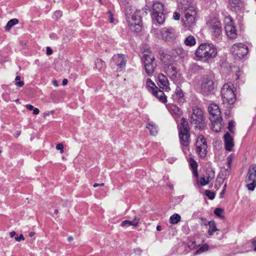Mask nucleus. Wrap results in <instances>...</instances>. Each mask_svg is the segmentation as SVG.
<instances>
[{"label": "nucleus", "instance_id": "2f4dec72", "mask_svg": "<svg viewBox=\"0 0 256 256\" xmlns=\"http://www.w3.org/2000/svg\"><path fill=\"white\" fill-rule=\"evenodd\" d=\"M181 216L178 214H174L170 216V222L172 224H177L180 221Z\"/></svg>", "mask_w": 256, "mask_h": 256}, {"label": "nucleus", "instance_id": "4be33fe9", "mask_svg": "<svg viewBox=\"0 0 256 256\" xmlns=\"http://www.w3.org/2000/svg\"><path fill=\"white\" fill-rule=\"evenodd\" d=\"M152 94L162 102L165 103L167 102L166 96H165L164 92L160 90L158 88H156Z\"/></svg>", "mask_w": 256, "mask_h": 256}, {"label": "nucleus", "instance_id": "e433bc0d", "mask_svg": "<svg viewBox=\"0 0 256 256\" xmlns=\"http://www.w3.org/2000/svg\"><path fill=\"white\" fill-rule=\"evenodd\" d=\"M224 209L222 208H216L214 210V214L218 217L221 218L222 219H224V216L223 214L224 213Z\"/></svg>", "mask_w": 256, "mask_h": 256}, {"label": "nucleus", "instance_id": "680f3d73", "mask_svg": "<svg viewBox=\"0 0 256 256\" xmlns=\"http://www.w3.org/2000/svg\"><path fill=\"white\" fill-rule=\"evenodd\" d=\"M252 246L254 247V250L256 251V240L252 242Z\"/></svg>", "mask_w": 256, "mask_h": 256}, {"label": "nucleus", "instance_id": "ddd939ff", "mask_svg": "<svg viewBox=\"0 0 256 256\" xmlns=\"http://www.w3.org/2000/svg\"><path fill=\"white\" fill-rule=\"evenodd\" d=\"M230 8L232 10L238 12L244 6V4L242 0H229Z\"/></svg>", "mask_w": 256, "mask_h": 256}, {"label": "nucleus", "instance_id": "4c0bfd02", "mask_svg": "<svg viewBox=\"0 0 256 256\" xmlns=\"http://www.w3.org/2000/svg\"><path fill=\"white\" fill-rule=\"evenodd\" d=\"M210 182V177L208 176H204L200 178V184L201 186H206Z\"/></svg>", "mask_w": 256, "mask_h": 256}, {"label": "nucleus", "instance_id": "a19ab883", "mask_svg": "<svg viewBox=\"0 0 256 256\" xmlns=\"http://www.w3.org/2000/svg\"><path fill=\"white\" fill-rule=\"evenodd\" d=\"M56 150H60V154H63L64 152V145L62 144V143L56 144Z\"/></svg>", "mask_w": 256, "mask_h": 256}, {"label": "nucleus", "instance_id": "09e8293b", "mask_svg": "<svg viewBox=\"0 0 256 256\" xmlns=\"http://www.w3.org/2000/svg\"><path fill=\"white\" fill-rule=\"evenodd\" d=\"M52 54V50L48 46L46 48V54L51 55Z\"/></svg>", "mask_w": 256, "mask_h": 256}, {"label": "nucleus", "instance_id": "5701e85b", "mask_svg": "<svg viewBox=\"0 0 256 256\" xmlns=\"http://www.w3.org/2000/svg\"><path fill=\"white\" fill-rule=\"evenodd\" d=\"M140 222V219L137 216H134V220L132 221L129 220H126L123 221L121 224V226L123 227L128 226H136Z\"/></svg>", "mask_w": 256, "mask_h": 256}, {"label": "nucleus", "instance_id": "6ab92c4d", "mask_svg": "<svg viewBox=\"0 0 256 256\" xmlns=\"http://www.w3.org/2000/svg\"><path fill=\"white\" fill-rule=\"evenodd\" d=\"M165 72L166 74L171 78L175 79L177 76V70L176 68L172 65H169L164 67Z\"/></svg>", "mask_w": 256, "mask_h": 256}, {"label": "nucleus", "instance_id": "9d476101", "mask_svg": "<svg viewBox=\"0 0 256 256\" xmlns=\"http://www.w3.org/2000/svg\"><path fill=\"white\" fill-rule=\"evenodd\" d=\"M196 151L200 158H204L207 154V143L205 138L198 136L196 142Z\"/></svg>", "mask_w": 256, "mask_h": 256}, {"label": "nucleus", "instance_id": "cd10ccee", "mask_svg": "<svg viewBox=\"0 0 256 256\" xmlns=\"http://www.w3.org/2000/svg\"><path fill=\"white\" fill-rule=\"evenodd\" d=\"M175 93L178 100L180 102H184V94L181 88L179 87H177Z\"/></svg>", "mask_w": 256, "mask_h": 256}, {"label": "nucleus", "instance_id": "0eeeda50", "mask_svg": "<svg viewBox=\"0 0 256 256\" xmlns=\"http://www.w3.org/2000/svg\"><path fill=\"white\" fill-rule=\"evenodd\" d=\"M141 16L136 12L127 17L128 22L130 30L133 32H140L142 30Z\"/></svg>", "mask_w": 256, "mask_h": 256}, {"label": "nucleus", "instance_id": "412c9836", "mask_svg": "<svg viewBox=\"0 0 256 256\" xmlns=\"http://www.w3.org/2000/svg\"><path fill=\"white\" fill-rule=\"evenodd\" d=\"M179 136L180 143L184 146H188L190 144V132H179Z\"/></svg>", "mask_w": 256, "mask_h": 256}, {"label": "nucleus", "instance_id": "0e129e2a", "mask_svg": "<svg viewBox=\"0 0 256 256\" xmlns=\"http://www.w3.org/2000/svg\"><path fill=\"white\" fill-rule=\"evenodd\" d=\"M168 160H169V162H170L172 163V162H174V158H172V159L169 158V159H168Z\"/></svg>", "mask_w": 256, "mask_h": 256}, {"label": "nucleus", "instance_id": "f03ea898", "mask_svg": "<svg viewBox=\"0 0 256 256\" xmlns=\"http://www.w3.org/2000/svg\"><path fill=\"white\" fill-rule=\"evenodd\" d=\"M218 54L216 47L212 44L203 43L200 44L195 52L197 60H206L215 58Z\"/></svg>", "mask_w": 256, "mask_h": 256}, {"label": "nucleus", "instance_id": "f257e3e1", "mask_svg": "<svg viewBox=\"0 0 256 256\" xmlns=\"http://www.w3.org/2000/svg\"><path fill=\"white\" fill-rule=\"evenodd\" d=\"M180 11L184 15L182 22L185 27L192 28L196 24V4L192 0H181L178 5ZM188 30H192L190 28Z\"/></svg>", "mask_w": 256, "mask_h": 256}, {"label": "nucleus", "instance_id": "393cba45", "mask_svg": "<svg viewBox=\"0 0 256 256\" xmlns=\"http://www.w3.org/2000/svg\"><path fill=\"white\" fill-rule=\"evenodd\" d=\"M208 224V233L210 236H212L214 232L219 230L216 228V224L214 221H210Z\"/></svg>", "mask_w": 256, "mask_h": 256}, {"label": "nucleus", "instance_id": "58836bf2", "mask_svg": "<svg viewBox=\"0 0 256 256\" xmlns=\"http://www.w3.org/2000/svg\"><path fill=\"white\" fill-rule=\"evenodd\" d=\"M205 194L210 200H213L214 198L215 194L209 190H206Z\"/></svg>", "mask_w": 256, "mask_h": 256}, {"label": "nucleus", "instance_id": "864d4df0", "mask_svg": "<svg viewBox=\"0 0 256 256\" xmlns=\"http://www.w3.org/2000/svg\"><path fill=\"white\" fill-rule=\"evenodd\" d=\"M225 192H226V191L224 190H222L220 192V198H222L224 197Z\"/></svg>", "mask_w": 256, "mask_h": 256}, {"label": "nucleus", "instance_id": "774afa93", "mask_svg": "<svg viewBox=\"0 0 256 256\" xmlns=\"http://www.w3.org/2000/svg\"><path fill=\"white\" fill-rule=\"evenodd\" d=\"M54 36H55V34H52L50 36V38H54Z\"/></svg>", "mask_w": 256, "mask_h": 256}, {"label": "nucleus", "instance_id": "c9c22d12", "mask_svg": "<svg viewBox=\"0 0 256 256\" xmlns=\"http://www.w3.org/2000/svg\"><path fill=\"white\" fill-rule=\"evenodd\" d=\"M208 246L207 244H205L196 251V252L194 253V255L196 256L200 253L206 252L208 250Z\"/></svg>", "mask_w": 256, "mask_h": 256}, {"label": "nucleus", "instance_id": "473e14b6", "mask_svg": "<svg viewBox=\"0 0 256 256\" xmlns=\"http://www.w3.org/2000/svg\"><path fill=\"white\" fill-rule=\"evenodd\" d=\"M189 162H190V164L192 168L193 172H194V176L198 178V171L196 170L198 164H197L196 162L192 158H190Z\"/></svg>", "mask_w": 256, "mask_h": 256}, {"label": "nucleus", "instance_id": "a211bd4d", "mask_svg": "<svg viewBox=\"0 0 256 256\" xmlns=\"http://www.w3.org/2000/svg\"><path fill=\"white\" fill-rule=\"evenodd\" d=\"M210 122L212 130L216 132H220L223 127L222 117L218 120H210Z\"/></svg>", "mask_w": 256, "mask_h": 256}, {"label": "nucleus", "instance_id": "f704fd0d", "mask_svg": "<svg viewBox=\"0 0 256 256\" xmlns=\"http://www.w3.org/2000/svg\"><path fill=\"white\" fill-rule=\"evenodd\" d=\"M14 85L18 88H22L24 84L23 80H21V78L20 76H16L14 80Z\"/></svg>", "mask_w": 256, "mask_h": 256}, {"label": "nucleus", "instance_id": "de8ad7c7", "mask_svg": "<svg viewBox=\"0 0 256 256\" xmlns=\"http://www.w3.org/2000/svg\"><path fill=\"white\" fill-rule=\"evenodd\" d=\"M233 156L232 154L230 155L227 158V162L228 164V166H230L232 164V160Z\"/></svg>", "mask_w": 256, "mask_h": 256}, {"label": "nucleus", "instance_id": "e2e57ef3", "mask_svg": "<svg viewBox=\"0 0 256 256\" xmlns=\"http://www.w3.org/2000/svg\"><path fill=\"white\" fill-rule=\"evenodd\" d=\"M34 232H31L30 233L29 236L30 237H32L34 236Z\"/></svg>", "mask_w": 256, "mask_h": 256}, {"label": "nucleus", "instance_id": "8fccbe9b", "mask_svg": "<svg viewBox=\"0 0 256 256\" xmlns=\"http://www.w3.org/2000/svg\"><path fill=\"white\" fill-rule=\"evenodd\" d=\"M26 107L27 109H28L30 110H32L34 108L33 106L28 104L26 106Z\"/></svg>", "mask_w": 256, "mask_h": 256}, {"label": "nucleus", "instance_id": "39448f33", "mask_svg": "<svg viewBox=\"0 0 256 256\" xmlns=\"http://www.w3.org/2000/svg\"><path fill=\"white\" fill-rule=\"evenodd\" d=\"M145 72L150 76H152L156 68L155 58L148 51L144 52L142 58Z\"/></svg>", "mask_w": 256, "mask_h": 256}, {"label": "nucleus", "instance_id": "4468645a", "mask_svg": "<svg viewBox=\"0 0 256 256\" xmlns=\"http://www.w3.org/2000/svg\"><path fill=\"white\" fill-rule=\"evenodd\" d=\"M158 84L163 90H170L169 82L166 76L162 74H158Z\"/></svg>", "mask_w": 256, "mask_h": 256}, {"label": "nucleus", "instance_id": "423d86ee", "mask_svg": "<svg viewBox=\"0 0 256 256\" xmlns=\"http://www.w3.org/2000/svg\"><path fill=\"white\" fill-rule=\"evenodd\" d=\"M190 122L192 124L194 125L196 128L202 129L205 126V120L203 112L201 109L198 108L193 109Z\"/></svg>", "mask_w": 256, "mask_h": 256}, {"label": "nucleus", "instance_id": "20e7f679", "mask_svg": "<svg viewBox=\"0 0 256 256\" xmlns=\"http://www.w3.org/2000/svg\"><path fill=\"white\" fill-rule=\"evenodd\" d=\"M164 4L160 2H154L152 6L151 16L154 22L162 24L165 20L164 14Z\"/></svg>", "mask_w": 256, "mask_h": 256}, {"label": "nucleus", "instance_id": "aec40b11", "mask_svg": "<svg viewBox=\"0 0 256 256\" xmlns=\"http://www.w3.org/2000/svg\"><path fill=\"white\" fill-rule=\"evenodd\" d=\"M113 59L117 63V66L120 68H124L126 65V59L125 56L123 54H117L115 56Z\"/></svg>", "mask_w": 256, "mask_h": 256}, {"label": "nucleus", "instance_id": "5fc2aeb1", "mask_svg": "<svg viewBox=\"0 0 256 256\" xmlns=\"http://www.w3.org/2000/svg\"><path fill=\"white\" fill-rule=\"evenodd\" d=\"M21 134V132L20 130H17L15 132L14 136L16 138H18Z\"/></svg>", "mask_w": 256, "mask_h": 256}, {"label": "nucleus", "instance_id": "603ef678", "mask_svg": "<svg viewBox=\"0 0 256 256\" xmlns=\"http://www.w3.org/2000/svg\"><path fill=\"white\" fill-rule=\"evenodd\" d=\"M108 13L110 14V22L112 23L114 22V20L112 14L110 12H108Z\"/></svg>", "mask_w": 256, "mask_h": 256}, {"label": "nucleus", "instance_id": "1a4fd4ad", "mask_svg": "<svg viewBox=\"0 0 256 256\" xmlns=\"http://www.w3.org/2000/svg\"><path fill=\"white\" fill-rule=\"evenodd\" d=\"M246 182L248 183L246 187L250 190H254L256 186V164H252L249 166L246 176Z\"/></svg>", "mask_w": 256, "mask_h": 256}, {"label": "nucleus", "instance_id": "dca6fc26", "mask_svg": "<svg viewBox=\"0 0 256 256\" xmlns=\"http://www.w3.org/2000/svg\"><path fill=\"white\" fill-rule=\"evenodd\" d=\"M206 26L210 30H214V32H217L216 30H219L221 28L220 22L216 18H212L208 22Z\"/></svg>", "mask_w": 256, "mask_h": 256}, {"label": "nucleus", "instance_id": "c756f323", "mask_svg": "<svg viewBox=\"0 0 256 256\" xmlns=\"http://www.w3.org/2000/svg\"><path fill=\"white\" fill-rule=\"evenodd\" d=\"M146 128L150 130L151 135L155 136L157 134V128L154 124L148 123L147 124Z\"/></svg>", "mask_w": 256, "mask_h": 256}, {"label": "nucleus", "instance_id": "7c9ffc66", "mask_svg": "<svg viewBox=\"0 0 256 256\" xmlns=\"http://www.w3.org/2000/svg\"><path fill=\"white\" fill-rule=\"evenodd\" d=\"M18 23V20L16 18H13L7 22L6 25L5 26V30L6 31L10 30L13 26L17 24Z\"/></svg>", "mask_w": 256, "mask_h": 256}, {"label": "nucleus", "instance_id": "79ce46f5", "mask_svg": "<svg viewBox=\"0 0 256 256\" xmlns=\"http://www.w3.org/2000/svg\"><path fill=\"white\" fill-rule=\"evenodd\" d=\"M234 122L232 121L229 122L228 126V130L232 133L234 132Z\"/></svg>", "mask_w": 256, "mask_h": 256}, {"label": "nucleus", "instance_id": "f8f14e48", "mask_svg": "<svg viewBox=\"0 0 256 256\" xmlns=\"http://www.w3.org/2000/svg\"><path fill=\"white\" fill-rule=\"evenodd\" d=\"M208 110L210 114V120H214L220 118V110L218 105L216 104H210L208 108Z\"/></svg>", "mask_w": 256, "mask_h": 256}, {"label": "nucleus", "instance_id": "69168bd1", "mask_svg": "<svg viewBox=\"0 0 256 256\" xmlns=\"http://www.w3.org/2000/svg\"><path fill=\"white\" fill-rule=\"evenodd\" d=\"M98 186H99V184H97V183H95L93 185V186L94 188H96V187Z\"/></svg>", "mask_w": 256, "mask_h": 256}, {"label": "nucleus", "instance_id": "bb28decb", "mask_svg": "<svg viewBox=\"0 0 256 256\" xmlns=\"http://www.w3.org/2000/svg\"><path fill=\"white\" fill-rule=\"evenodd\" d=\"M184 43L187 46H192L196 44V40L194 36L190 35L185 38Z\"/></svg>", "mask_w": 256, "mask_h": 256}, {"label": "nucleus", "instance_id": "a18cd8bd", "mask_svg": "<svg viewBox=\"0 0 256 256\" xmlns=\"http://www.w3.org/2000/svg\"><path fill=\"white\" fill-rule=\"evenodd\" d=\"M14 239L17 242H20L24 240V238L22 234H20L19 236H16L14 237Z\"/></svg>", "mask_w": 256, "mask_h": 256}, {"label": "nucleus", "instance_id": "72a5a7b5", "mask_svg": "<svg viewBox=\"0 0 256 256\" xmlns=\"http://www.w3.org/2000/svg\"><path fill=\"white\" fill-rule=\"evenodd\" d=\"M174 51L177 56L180 58H184L187 55L186 52L182 48H177Z\"/></svg>", "mask_w": 256, "mask_h": 256}, {"label": "nucleus", "instance_id": "a878e982", "mask_svg": "<svg viewBox=\"0 0 256 256\" xmlns=\"http://www.w3.org/2000/svg\"><path fill=\"white\" fill-rule=\"evenodd\" d=\"M146 86L148 88L149 92L152 93L154 92L158 87L156 85L154 82H152L150 78L146 80Z\"/></svg>", "mask_w": 256, "mask_h": 256}, {"label": "nucleus", "instance_id": "052dcab7", "mask_svg": "<svg viewBox=\"0 0 256 256\" xmlns=\"http://www.w3.org/2000/svg\"><path fill=\"white\" fill-rule=\"evenodd\" d=\"M74 240V238L72 236H69L68 238V240L69 242H72Z\"/></svg>", "mask_w": 256, "mask_h": 256}, {"label": "nucleus", "instance_id": "13d9d810", "mask_svg": "<svg viewBox=\"0 0 256 256\" xmlns=\"http://www.w3.org/2000/svg\"><path fill=\"white\" fill-rule=\"evenodd\" d=\"M172 28H164V30H163V32H170L171 30H172Z\"/></svg>", "mask_w": 256, "mask_h": 256}, {"label": "nucleus", "instance_id": "f3484780", "mask_svg": "<svg viewBox=\"0 0 256 256\" xmlns=\"http://www.w3.org/2000/svg\"><path fill=\"white\" fill-rule=\"evenodd\" d=\"M224 139L226 149L228 151H232L234 146L232 137L226 132L224 136Z\"/></svg>", "mask_w": 256, "mask_h": 256}, {"label": "nucleus", "instance_id": "2eb2a0df", "mask_svg": "<svg viewBox=\"0 0 256 256\" xmlns=\"http://www.w3.org/2000/svg\"><path fill=\"white\" fill-rule=\"evenodd\" d=\"M224 22L225 32H236L234 21L230 16H226Z\"/></svg>", "mask_w": 256, "mask_h": 256}, {"label": "nucleus", "instance_id": "c85d7f7f", "mask_svg": "<svg viewBox=\"0 0 256 256\" xmlns=\"http://www.w3.org/2000/svg\"><path fill=\"white\" fill-rule=\"evenodd\" d=\"M162 36L166 42L173 41L176 38L174 33H162Z\"/></svg>", "mask_w": 256, "mask_h": 256}, {"label": "nucleus", "instance_id": "6e6552de", "mask_svg": "<svg viewBox=\"0 0 256 256\" xmlns=\"http://www.w3.org/2000/svg\"><path fill=\"white\" fill-rule=\"evenodd\" d=\"M230 52L236 58L242 59L248 54V49L246 44L238 42L232 46Z\"/></svg>", "mask_w": 256, "mask_h": 256}, {"label": "nucleus", "instance_id": "6e6d98bb", "mask_svg": "<svg viewBox=\"0 0 256 256\" xmlns=\"http://www.w3.org/2000/svg\"><path fill=\"white\" fill-rule=\"evenodd\" d=\"M16 232L14 231H12L10 232V238H14L16 236Z\"/></svg>", "mask_w": 256, "mask_h": 256}, {"label": "nucleus", "instance_id": "37998d69", "mask_svg": "<svg viewBox=\"0 0 256 256\" xmlns=\"http://www.w3.org/2000/svg\"><path fill=\"white\" fill-rule=\"evenodd\" d=\"M62 16V12L60 10H56L54 12L53 18L58 19Z\"/></svg>", "mask_w": 256, "mask_h": 256}, {"label": "nucleus", "instance_id": "ea45409f", "mask_svg": "<svg viewBox=\"0 0 256 256\" xmlns=\"http://www.w3.org/2000/svg\"><path fill=\"white\" fill-rule=\"evenodd\" d=\"M171 110L172 112L174 113L177 115H180L182 113V112L180 111V108L175 106H173L171 107Z\"/></svg>", "mask_w": 256, "mask_h": 256}, {"label": "nucleus", "instance_id": "c03bdc74", "mask_svg": "<svg viewBox=\"0 0 256 256\" xmlns=\"http://www.w3.org/2000/svg\"><path fill=\"white\" fill-rule=\"evenodd\" d=\"M227 36L230 40H235L237 38L236 33H226Z\"/></svg>", "mask_w": 256, "mask_h": 256}, {"label": "nucleus", "instance_id": "3c124183", "mask_svg": "<svg viewBox=\"0 0 256 256\" xmlns=\"http://www.w3.org/2000/svg\"><path fill=\"white\" fill-rule=\"evenodd\" d=\"M32 110H33V114L35 115L38 114L40 112V110H39L38 108H34Z\"/></svg>", "mask_w": 256, "mask_h": 256}, {"label": "nucleus", "instance_id": "338daca9", "mask_svg": "<svg viewBox=\"0 0 256 256\" xmlns=\"http://www.w3.org/2000/svg\"><path fill=\"white\" fill-rule=\"evenodd\" d=\"M156 230L158 231L160 230H161V227L160 226H156Z\"/></svg>", "mask_w": 256, "mask_h": 256}, {"label": "nucleus", "instance_id": "49530a36", "mask_svg": "<svg viewBox=\"0 0 256 256\" xmlns=\"http://www.w3.org/2000/svg\"><path fill=\"white\" fill-rule=\"evenodd\" d=\"M180 14L179 12H175L174 14L173 18L175 20H180Z\"/></svg>", "mask_w": 256, "mask_h": 256}, {"label": "nucleus", "instance_id": "4d7b16f0", "mask_svg": "<svg viewBox=\"0 0 256 256\" xmlns=\"http://www.w3.org/2000/svg\"><path fill=\"white\" fill-rule=\"evenodd\" d=\"M52 84L55 87H58V81L56 80H52Z\"/></svg>", "mask_w": 256, "mask_h": 256}, {"label": "nucleus", "instance_id": "7ed1b4c3", "mask_svg": "<svg viewBox=\"0 0 256 256\" xmlns=\"http://www.w3.org/2000/svg\"><path fill=\"white\" fill-rule=\"evenodd\" d=\"M222 98L223 103L227 104H234L236 96L234 90V86L231 84H226L222 90Z\"/></svg>", "mask_w": 256, "mask_h": 256}, {"label": "nucleus", "instance_id": "bf43d9fd", "mask_svg": "<svg viewBox=\"0 0 256 256\" xmlns=\"http://www.w3.org/2000/svg\"><path fill=\"white\" fill-rule=\"evenodd\" d=\"M68 82V80L66 79V78H64L62 80V84L64 86H65L66 84H67Z\"/></svg>", "mask_w": 256, "mask_h": 256}, {"label": "nucleus", "instance_id": "9b49d317", "mask_svg": "<svg viewBox=\"0 0 256 256\" xmlns=\"http://www.w3.org/2000/svg\"><path fill=\"white\" fill-rule=\"evenodd\" d=\"M200 88L203 92L208 94L214 90V82L208 78H204L201 83Z\"/></svg>", "mask_w": 256, "mask_h": 256}, {"label": "nucleus", "instance_id": "b1692460", "mask_svg": "<svg viewBox=\"0 0 256 256\" xmlns=\"http://www.w3.org/2000/svg\"><path fill=\"white\" fill-rule=\"evenodd\" d=\"M179 132H190L189 124L186 119L182 118L180 122V127Z\"/></svg>", "mask_w": 256, "mask_h": 256}]
</instances>
